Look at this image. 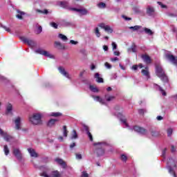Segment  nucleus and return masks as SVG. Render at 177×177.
<instances>
[{
	"label": "nucleus",
	"mask_w": 177,
	"mask_h": 177,
	"mask_svg": "<svg viewBox=\"0 0 177 177\" xmlns=\"http://www.w3.org/2000/svg\"><path fill=\"white\" fill-rule=\"evenodd\" d=\"M120 158L123 162H127V160H128V158L127 157V155L125 154H122L120 156Z\"/></svg>",
	"instance_id": "nucleus-41"
},
{
	"label": "nucleus",
	"mask_w": 177,
	"mask_h": 177,
	"mask_svg": "<svg viewBox=\"0 0 177 177\" xmlns=\"http://www.w3.org/2000/svg\"><path fill=\"white\" fill-rule=\"evenodd\" d=\"M54 46L57 49H64V46L60 41H55Z\"/></svg>",
	"instance_id": "nucleus-23"
},
{
	"label": "nucleus",
	"mask_w": 177,
	"mask_h": 177,
	"mask_svg": "<svg viewBox=\"0 0 177 177\" xmlns=\"http://www.w3.org/2000/svg\"><path fill=\"white\" fill-rule=\"evenodd\" d=\"M127 52L129 53H131V52H133V53H136V45L135 44H133L131 47L128 48Z\"/></svg>",
	"instance_id": "nucleus-25"
},
{
	"label": "nucleus",
	"mask_w": 177,
	"mask_h": 177,
	"mask_svg": "<svg viewBox=\"0 0 177 177\" xmlns=\"http://www.w3.org/2000/svg\"><path fill=\"white\" fill-rule=\"evenodd\" d=\"M40 176L43 177H62L60 173L58 171H52L50 175L48 174L46 171H43L40 174Z\"/></svg>",
	"instance_id": "nucleus-4"
},
{
	"label": "nucleus",
	"mask_w": 177,
	"mask_h": 177,
	"mask_svg": "<svg viewBox=\"0 0 177 177\" xmlns=\"http://www.w3.org/2000/svg\"><path fill=\"white\" fill-rule=\"evenodd\" d=\"M141 57L143 62H145V63H146L147 64H150V63H151V58H150V56H149L148 55H141Z\"/></svg>",
	"instance_id": "nucleus-17"
},
{
	"label": "nucleus",
	"mask_w": 177,
	"mask_h": 177,
	"mask_svg": "<svg viewBox=\"0 0 177 177\" xmlns=\"http://www.w3.org/2000/svg\"><path fill=\"white\" fill-rule=\"evenodd\" d=\"M120 121L122 122L124 125H125L126 127H128V123H127V119H120Z\"/></svg>",
	"instance_id": "nucleus-49"
},
{
	"label": "nucleus",
	"mask_w": 177,
	"mask_h": 177,
	"mask_svg": "<svg viewBox=\"0 0 177 177\" xmlns=\"http://www.w3.org/2000/svg\"><path fill=\"white\" fill-rule=\"evenodd\" d=\"M3 151L6 156H8L9 154L10 150H9V148L8 147V145H4Z\"/></svg>",
	"instance_id": "nucleus-35"
},
{
	"label": "nucleus",
	"mask_w": 177,
	"mask_h": 177,
	"mask_svg": "<svg viewBox=\"0 0 177 177\" xmlns=\"http://www.w3.org/2000/svg\"><path fill=\"white\" fill-rule=\"evenodd\" d=\"M36 12H37V13H41L43 15H48V13H49V11H48V10H37Z\"/></svg>",
	"instance_id": "nucleus-36"
},
{
	"label": "nucleus",
	"mask_w": 177,
	"mask_h": 177,
	"mask_svg": "<svg viewBox=\"0 0 177 177\" xmlns=\"http://www.w3.org/2000/svg\"><path fill=\"white\" fill-rule=\"evenodd\" d=\"M167 150H168L167 148H165L163 151H162V157H165V153H167Z\"/></svg>",
	"instance_id": "nucleus-58"
},
{
	"label": "nucleus",
	"mask_w": 177,
	"mask_h": 177,
	"mask_svg": "<svg viewBox=\"0 0 177 177\" xmlns=\"http://www.w3.org/2000/svg\"><path fill=\"white\" fill-rule=\"evenodd\" d=\"M42 113H34L31 117L29 118V121L32 125H42Z\"/></svg>",
	"instance_id": "nucleus-2"
},
{
	"label": "nucleus",
	"mask_w": 177,
	"mask_h": 177,
	"mask_svg": "<svg viewBox=\"0 0 177 177\" xmlns=\"http://www.w3.org/2000/svg\"><path fill=\"white\" fill-rule=\"evenodd\" d=\"M153 87L155 88V89H156V91H160V92H161L162 96H167V93L165 92V91H164V89H162V87L160 86L157 84H154Z\"/></svg>",
	"instance_id": "nucleus-18"
},
{
	"label": "nucleus",
	"mask_w": 177,
	"mask_h": 177,
	"mask_svg": "<svg viewBox=\"0 0 177 177\" xmlns=\"http://www.w3.org/2000/svg\"><path fill=\"white\" fill-rule=\"evenodd\" d=\"M70 44H71L72 45H77L78 44V41H75L74 40H71Z\"/></svg>",
	"instance_id": "nucleus-63"
},
{
	"label": "nucleus",
	"mask_w": 177,
	"mask_h": 177,
	"mask_svg": "<svg viewBox=\"0 0 177 177\" xmlns=\"http://www.w3.org/2000/svg\"><path fill=\"white\" fill-rule=\"evenodd\" d=\"M142 73L143 74V75H145L147 78H150V74L149 73V70L147 69V68H146V69H142Z\"/></svg>",
	"instance_id": "nucleus-28"
},
{
	"label": "nucleus",
	"mask_w": 177,
	"mask_h": 177,
	"mask_svg": "<svg viewBox=\"0 0 177 177\" xmlns=\"http://www.w3.org/2000/svg\"><path fill=\"white\" fill-rule=\"evenodd\" d=\"M89 89L91 92H94L95 93H97V92H99V89L96 86L92 85L89 86Z\"/></svg>",
	"instance_id": "nucleus-30"
},
{
	"label": "nucleus",
	"mask_w": 177,
	"mask_h": 177,
	"mask_svg": "<svg viewBox=\"0 0 177 177\" xmlns=\"http://www.w3.org/2000/svg\"><path fill=\"white\" fill-rule=\"evenodd\" d=\"M171 153H175L176 151V148L174 145H171Z\"/></svg>",
	"instance_id": "nucleus-62"
},
{
	"label": "nucleus",
	"mask_w": 177,
	"mask_h": 177,
	"mask_svg": "<svg viewBox=\"0 0 177 177\" xmlns=\"http://www.w3.org/2000/svg\"><path fill=\"white\" fill-rule=\"evenodd\" d=\"M83 128H84V131H86V133H88V132H89V127H88V126H86V124H83Z\"/></svg>",
	"instance_id": "nucleus-52"
},
{
	"label": "nucleus",
	"mask_w": 177,
	"mask_h": 177,
	"mask_svg": "<svg viewBox=\"0 0 177 177\" xmlns=\"http://www.w3.org/2000/svg\"><path fill=\"white\" fill-rule=\"evenodd\" d=\"M94 145L96 146L95 153H97V156H103V154H104V149L103 147H104L106 144L103 142H97Z\"/></svg>",
	"instance_id": "nucleus-3"
},
{
	"label": "nucleus",
	"mask_w": 177,
	"mask_h": 177,
	"mask_svg": "<svg viewBox=\"0 0 177 177\" xmlns=\"http://www.w3.org/2000/svg\"><path fill=\"white\" fill-rule=\"evenodd\" d=\"M51 117H62V114L60 112H52L50 113Z\"/></svg>",
	"instance_id": "nucleus-32"
},
{
	"label": "nucleus",
	"mask_w": 177,
	"mask_h": 177,
	"mask_svg": "<svg viewBox=\"0 0 177 177\" xmlns=\"http://www.w3.org/2000/svg\"><path fill=\"white\" fill-rule=\"evenodd\" d=\"M97 7L100 9H104V8H106V4L103 2H101L97 4Z\"/></svg>",
	"instance_id": "nucleus-42"
},
{
	"label": "nucleus",
	"mask_w": 177,
	"mask_h": 177,
	"mask_svg": "<svg viewBox=\"0 0 177 177\" xmlns=\"http://www.w3.org/2000/svg\"><path fill=\"white\" fill-rule=\"evenodd\" d=\"M156 74L157 77L160 78L162 82H168V77L165 75V72H164V69H162L161 65L156 66Z\"/></svg>",
	"instance_id": "nucleus-1"
},
{
	"label": "nucleus",
	"mask_w": 177,
	"mask_h": 177,
	"mask_svg": "<svg viewBox=\"0 0 177 177\" xmlns=\"http://www.w3.org/2000/svg\"><path fill=\"white\" fill-rule=\"evenodd\" d=\"M76 160H82V155L80 153H75Z\"/></svg>",
	"instance_id": "nucleus-47"
},
{
	"label": "nucleus",
	"mask_w": 177,
	"mask_h": 177,
	"mask_svg": "<svg viewBox=\"0 0 177 177\" xmlns=\"http://www.w3.org/2000/svg\"><path fill=\"white\" fill-rule=\"evenodd\" d=\"M143 31H145V34H147L148 35H153V34H154L151 30L147 28H144Z\"/></svg>",
	"instance_id": "nucleus-29"
},
{
	"label": "nucleus",
	"mask_w": 177,
	"mask_h": 177,
	"mask_svg": "<svg viewBox=\"0 0 177 177\" xmlns=\"http://www.w3.org/2000/svg\"><path fill=\"white\" fill-rule=\"evenodd\" d=\"M50 26H51V27H53V28H55V29H57V27H58L57 24L55 22H50Z\"/></svg>",
	"instance_id": "nucleus-45"
},
{
	"label": "nucleus",
	"mask_w": 177,
	"mask_h": 177,
	"mask_svg": "<svg viewBox=\"0 0 177 177\" xmlns=\"http://www.w3.org/2000/svg\"><path fill=\"white\" fill-rule=\"evenodd\" d=\"M17 12L18 14L16 15V17L17 19H19V20H23V16H24V15H26V13L23 11H20V10H17Z\"/></svg>",
	"instance_id": "nucleus-22"
},
{
	"label": "nucleus",
	"mask_w": 177,
	"mask_h": 177,
	"mask_svg": "<svg viewBox=\"0 0 177 177\" xmlns=\"http://www.w3.org/2000/svg\"><path fill=\"white\" fill-rule=\"evenodd\" d=\"M71 139L72 140H74V139H78V134H77V131L75 130H73L72 136L71 137Z\"/></svg>",
	"instance_id": "nucleus-31"
},
{
	"label": "nucleus",
	"mask_w": 177,
	"mask_h": 177,
	"mask_svg": "<svg viewBox=\"0 0 177 177\" xmlns=\"http://www.w3.org/2000/svg\"><path fill=\"white\" fill-rule=\"evenodd\" d=\"M113 55H114V56H120V55H121V53H120V51L114 50Z\"/></svg>",
	"instance_id": "nucleus-51"
},
{
	"label": "nucleus",
	"mask_w": 177,
	"mask_h": 177,
	"mask_svg": "<svg viewBox=\"0 0 177 177\" xmlns=\"http://www.w3.org/2000/svg\"><path fill=\"white\" fill-rule=\"evenodd\" d=\"M75 146H76L75 142H73L72 144H71V145H70L71 150H73V149H74V147H75Z\"/></svg>",
	"instance_id": "nucleus-59"
},
{
	"label": "nucleus",
	"mask_w": 177,
	"mask_h": 177,
	"mask_svg": "<svg viewBox=\"0 0 177 177\" xmlns=\"http://www.w3.org/2000/svg\"><path fill=\"white\" fill-rule=\"evenodd\" d=\"M93 98L94 99V100H95V102H99V103H100L101 104H106V100L100 97V96L93 95Z\"/></svg>",
	"instance_id": "nucleus-19"
},
{
	"label": "nucleus",
	"mask_w": 177,
	"mask_h": 177,
	"mask_svg": "<svg viewBox=\"0 0 177 177\" xmlns=\"http://www.w3.org/2000/svg\"><path fill=\"white\" fill-rule=\"evenodd\" d=\"M60 6H62V8H67L68 6V3L67 1H61Z\"/></svg>",
	"instance_id": "nucleus-39"
},
{
	"label": "nucleus",
	"mask_w": 177,
	"mask_h": 177,
	"mask_svg": "<svg viewBox=\"0 0 177 177\" xmlns=\"http://www.w3.org/2000/svg\"><path fill=\"white\" fill-rule=\"evenodd\" d=\"M172 132H173L172 129H169L167 130V136H171V135H172Z\"/></svg>",
	"instance_id": "nucleus-54"
},
{
	"label": "nucleus",
	"mask_w": 177,
	"mask_h": 177,
	"mask_svg": "<svg viewBox=\"0 0 177 177\" xmlns=\"http://www.w3.org/2000/svg\"><path fill=\"white\" fill-rule=\"evenodd\" d=\"M35 53H39V55H42L43 56H45L46 57H49L50 59H53V55H50L49 52L46 50H44L43 49H41V48L35 50Z\"/></svg>",
	"instance_id": "nucleus-9"
},
{
	"label": "nucleus",
	"mask_w": 177,
	"mask_h": 177,
	"mask_svg": "<svg viewBox=\"0 0 177 177\" xmlns=\"http://www.w3.org/2000/svg\"><path fill=\"white\" fill-rule=\"evenodd\" d=\"M63 129H64L63 136H65V138H67V135L68 133V131H67V127L64 126Z\"/></svg>",
	"instance_id": "nucleus-37"
},
{
	"label": "nucleus",
	"mask_w": 177,
	"mask_h": 177,
	"mask_svg": "<svg viewBox=\"0 0 177 177\" xmlns=\"http://www.w3.org/2000/svg\"><path fill=\"white\" fill-rule=\"evenodd\" d=\"M165 57L169 62H171V63H173V64H175L177 67V57L174 56L170 53H167L165 54Z\"/></svg>",
	"instance_id": "nucleus-6"
},
{
	"label": "nucleus",
	"mask_w": 177,
	"mask_h": 177,
	"mask_svg": "<svg viewBox=\"0 0 177 177\" xmlns=\"http://www.w3.org/2000/svg\"><path fill=\"white\" fill-rule=\"evenodd\" d=\"M42 32V26H38L36 34H41Z\"/></svg>",
	"instance_id": "nucleus-44"
},
{
	"label": "nucleus",
	"mask_w": 177,
	"mask_h": 177,
	"mask_svg": "<svg viewBox=\"0 0 177 177\" xmlns=\"http://www.w3.org/2000/svg\"><path fill=\"white\" fill-rule=\"evenodd\" d=\"M58 38H59V39H62V41H64V42H66V41L68 40V38H67L66 35H64L62 33H59L58 35Z\"/></svg>",
	"instance_id": "nucleus-27"
},
{
	"label": "nucleus",
	"mask_w": 177,
	"mask_h": 177,
	"mask_svg": "<svg viewBox=\"0 0 177 177\" xmlns=\"http://www.w3.org/2000/svg\"><path fill=\"white\" fill-rule=\"evenodd\" d=\"M55 161L57 162V164H58V165H61L62 168H67V164L66 162H64V160H63V159L60 158H56Z\"/></svg>",
	"instance_id": "nucleus-15"
},
{
	"label": "nucleus",
	"mask_w": 177,
	"mask_h": 177,
	"mask_svg": "<svg viewBox=\"0 0 177 177\" xmlns=\"http://www.w3.org/2000/svg\"><path fill=\"white\" fill-rule=\"evenodd\" d=\"M12 153L17 160H21L23 156L21 154V151H20V149H19L18 148H15L13 149Z\"/></svg>",
	"instance_id": "nucleus-14"
},
{
	"label": "nucleus",
	"mask_w": 177,
	"mask_h": 177,
	"mask_svg": "<svg viewBox=\"0 0 177 177\" xmlns=\"http://www.w3.org/2000/svg\"><path fill=\"white\" fill-rule=\"evenodd\" d=\"M28 151L29 154H30V157H35V158H37V157H38V153H37V152L35 151V149L28 148Z\"/></svg>",
	"instance_id": "nucleus-20"
},
{
	"label": "nucleus",
	"mask_w": 177,
	"mask_h": 177,
	"mask_svg": "<svg viewBox=\"0 0 177 177\" xmlns=\"http://www.w3.org/2000/svg\"><path fill=\"white\" fill-rule=\"evenodd\" d=\"M59 120L57 119H50L48 123H47V127H49V128H52V127H55V124L56 122H57Z\"/></svg>",
	"instance_id": "nucleus-21"
},
{
	"label": "nucleus",
	"mask_w": 177,
	"mask_h": 177,
	"mask_svg": "<svg viewBox=\"0 0 177 177\" xmlns=\"http://www.w3.org/2000/svg\"><path fill=\"white\" fill-rule=\"evenodd\" d=\"M20 39L21 41H22V42H24V44H28V45L30 46V48H35V46H37V43H35L34 40H31L25 37H20Z\"/></svg>",
	"instance_id": "nucleus-5"
},
{
	"label": "nucleus",
	"mask_w": 177,
	"mask_h": 177,
	"mask_svg": "<svg viewBox=\"0 0 177 177\" xmlns=\"http://www.w3.org/2000/svg\"><path fill=\"white\" fill-rule=\"evenodd\" d=\"M71 10H73L74 12H77V13H80V16H86V15H88V13H89L88 10L84 8H73Z\"/></svg>",
	"instance_id": "nucleus-8"
},
{
	"label": "nucleus",
	"mask_w": 177,
	"mask_h": 177,
	"mask_svg": "<svg viewBox=\"0 0 177 177\" xmlns=\"http://www.w3.org/2000/svg\"><path fill=\"white\" fill-rule=\"evenodd\" d=\"M105 97V100H106V102H111V100H114L115 97L113 95H110L109 94H106L104 95Z\"/></svg>",
	"instance_id": "nucleus-26"
},
{
	"label": "nucleus",
	"mask_w": 177,
	"mask_h": 177,
	"mask_svg": "<svg viewBox=\"0 0 177 177\" xmlns=\"http://www.w3.org/2000/svg\"><path fill=\"white\" fill-rule=\"evenodd\" d=\"M95 78L96 79V81L100 84V83H103L104 81H103V78L100 77V75L97 73H96L95 74Z\"/></svg>",
	"instance_id": "nucleus-24"
},
{
	"label": "nucleus",
	"mask_w": 177,
	"mask_h": 177,
	"mask_svg": "<svg viewBox=\"0 0 177 177\" xmlns=\"http://www.w3.org/2000/svg\"><path fill=\"white\" fill-rule=\"evenodd\" d=\"M129 30H133V31H138L140 28H142L141 26H135L129 27Z\"/></svg>",
	"instance_id": "nucleus-33"
},
{
	"label": "nucleus",
	"mask_w": 177,
	"mask_h": 177,
	"mask_svg": "<svg viewBox=\"0 0 177 177\" xmlns=\"http://www.w3.org/2000/svg\"><path fill=\"white\" fill-rule=\"evenodd\" d=\"M122 19H124V20H127V21L131 20V18H129V17H127L125 15H122Z\"/></svg>",
	"instance_id": "nucleus-57"
},
{
	"label": "nucleus",
	"mask_w": 177,
	"mask_h": 177,
	"mask_svg": "<svg viewBox=\"0 0 177 177\" xmlns=\"http://www.w3.org/2000/svg\"><path fill=\"white\" fill-rule=\"evenodd\" d=\"M14 122L15 124V129H17V131L21 129V128L20 127V124L21 122V118L20 117L16 118L15 120H14Z\"/></svg>",
	"instance_id": "nucleus-16"
},
{
	"label": "nucleus",
	"mask_w": 177,
	"mask_h": 177,
	"mask_svg": "<svg viewBox=\"0 0 177 177\" xmlns=\"http://www.w3.org/2000/svg\"><path fill=\"white\" fill-rule=\"evenodd\" d=\"M88 138H89V140H91V142H93V137L92 136V134L91 133V132L88 131V133H86Z\"/></svg>",
	"instance_id": "nucleus-48"
},
{
	"label": "nucleus",
	"mask_w": 177,
	"mask_h": 177,
	"mask_svg": "<svg viewBox=\"0 0 177 177\" xmlns=\"http://www.w3.org/2000/svg\"><path fill=\"white\" fill-rule=\"evenodd\" d=\"M0 135H1L4 140H6V142H10L13 139V137L12 136L8 135V133L3 131L2 129L0 128Z\"/></svg>",
	"instance_id": "nucleus-11"
},
{
	"label": "nucleus",
	"mask_w": 177,
	"mask_h": 177,
	"mask_svg": "<svg viewBox=\"0 0 177 177\" xmlns=\"http://www.w3.org/2000/svg\"><path fill=\"white\" fill-rule=\"evenodd\" d=\"M105 67L106 68H109V69H110V68H111V64H110L109 62H106L105 63Z\"/></svg>",
	"instance_id": "nucleus-55"
},
{
	"label": "nucleus",
	"mask_w": 177,
	"mask_h": 177,
	"mask_svg": "<svg viewBox=\"0 0 177 177\" xmlns=\"http://www.w3.org/2000/svg\"><path fill=\"white\" fill-rule=\"evenodd\" d=\"M81 177H89V174L88 173H86V171H83L82 173Z\"/></svg>",
	"instance_id": "nucleus-50"
},
{
	"label": "nucleus",
	"mask_w": 177,
	"mask_h": 177,
	"mask_svg": "<svg viewBox=\"0 0 177 177\" xmlns=\"http://www.w3.org/2000/svg\"><path fill=\"white\" fill-rule=\"evenodd\" d=\"M133 130L135 131V132H138V133H140V135H147V130H146L143 127L136 126L133 127Z\"/></svg>",
	"instance_id": "nucleus-13"
},
{
	"label": "nucleus",
	"mask_w": 177,
	"mask_h": 177,
	"mask_svg": "<svg viewBox=\"0 0 177 177\" xmlns=\"http://www.w3.org/2000/svg\"><path fill=\"white\" fill-rule=\"evenodd\" d=\"M158 5H160L161 6V8H167V6L162 4V3L158 1Z\"/></svg>",
	"instance_id": "nucleus-61"
},
{
	"label": "nucleus",
	"mask_w": 177,
	"mask_h": 177,
	"mask_svg": "<svg viewBox=\"0 0 177 177\" xmlns=\"http://www.w3.org/2000/svg\"><path fill=\"white\" fill-rule=\"evenodd\" d=\"M0 27H1V28H3L6 31H7V32H11L10 28H8V27L3 26V24H0Z\"/></svg>",
	"instance_id": "nucleus-43"
},
{
	"label": "nucleus",
	"mask_w": 177,
	"mask_h": 177,
	"mask_svg": "<svg viewBox=\"0 0 177 177\" xmlns=\"http://www.w3.org/2000/svg\"><path fill=\"white\" fill-rule=\"evenodd\" d=\"M151 135L152 136H157V131H153V130H151Z\"/></svg>",
	"instance_id": "nucleus-56"
},
{
	"label": "nucleus",
	"mask_w": 177,
	"mask_h": 177,
	"mask_svg": "<svg viewBox=\"0 0 177 177\" xmlns=\"http://www.w3.org/2000/svg\"><path fill=\"white\" fill-rule=\"evenodd\" d=\"M145 113H146V109H138L139 114L143 115Z\"/></svg>",
	"instance_id": "nucleus-53"
},
{
	"label": "nucleus",
	"mask_w": 177,
	"mask_h": 177,
	"mask_svg": "<svg viewBox=\"0 0 177 177\" xmlns=\"http://www.w3.org/2000/svg\"><path fill=\"white\" fill-rule=\"evenodd\" d=\"M167 169L171 175H173L174 177H176V174H175V171H174V169H172L171 166H168Z\"/></svg>",
	"instance_id": "nucleus-34"
},
{
	"label": "nucleus",
	"mask_w": 177,
	"mask_h": 177,
	"mask_svg": "<svg viewBox=\"0 0 177 177\" xmlns=\"http://www.w3.org/2000/svg\"><path fill=\"white\" fill-rule=\"evenodd\" d=\"M131 68L132 70H134V71L138 70V65H133Z\"/></svg>",
	"instance_id": "nucleus-64"
},
{
	"label": "nucleus",
	"mask_w": 177,
	"mask_h": 177,
	"mask_svg": "<svg viewBox=\"0 0 177 177\" xmlns=\"http://www.w3.org/2000/svg\"><path fill=\"white\" fill-rule=\"evenodd\" d=\"M98 27H100V28H103L104 31H106V32H109V34H113V29L109 25H106L102 23L98 24Z\"/></svg>",
	"instance_id": "nucleus-12"
},
{
	"label": "nucleus",
	"mask_w": 177,
	"mask_h": 177,
	"mask_svg": "<svg viewBox=\"0 0 177 177\" xmlns=\"http://www.w3.org/2000/svg\"><path fill=\"white\" fill-rule=\"evenodd\" d=\"M117 49V44L115 42H112V50H116Z\"/></svg>",
	"instance_id": "nucleus-46"
},
{
	"label": "nucleus",
	"mask_w": 177,
	"mask_h": 177,
	"mask_svg": "<svg viewBox=\"0 0 177 177\" xmlns=\"http://www.w3.org/2000/svg\"><path fill=\"white\" fill-rule=\"evenodd\" d=\"M118 60H119V59L117 57L111 58V62H118Z\"/></svg>",
	"instance_id": "nucleus-60"
},
{
	"label": "nucleus",
	"mask_w": 177,
	"mask_h": 177,
	"mask_svg": "<svg viewBox=\"0 0 177 177\" xmlns=\"http://www.w3.org/2000/svg\"><path fill=\"white\" fill-rule=\"evenodd\" d=\"M13 107L10 104H8L6 107V111L7 113H11Z\"/></svg>",
	"instance_id": "nucleus-38"
},
{
	"label": "nucleus",
	"mask_w": 177,
	"mask_h": 177,
	"mask_svg": "<svg viewBox=\"0 0 177 177\" xmlns=\"http://www.w3.org/2000/svg\"><path fill=\"white\" fill-rule=\"evenodd\" d=\"M146 13L147 16H150L151 17H154L156 16V8L151 6H147Z\"/></svg>",
	"instance_id": "nucleus-7"
},
{
	"label": "nucleus",
	"mask_w": 177,
	"mask_h": 177,
	"mask_svg": "<svg viewBox=\"0 0 177 177\" xmlns=\"http://www.w3.org/2000/svg\"><path fill=\"white\" fill-rule=\"evenodd\" d=\"M58 71L60 73V74H62V75L66 77V78H68V80H71V76H70L68 72H67L64 67L59 66L58 68Z\"/></svg>",
	"instance_id": "nucleus-10"
},
{
	"label": "nucleus",
	"mask_w": 177,
	"mask_h": 177,
	"mask_svg": "<svg viewBox=\"0 0 177 177\" xmlns=\"http://www.w3.org/2000/svg\"><path fill=\"white\" fill-rule=\"evenodd\" d=\"M95 34L97 38H100V32L99 31V28H95Z\"/></svg>",
	"instance_id": "nucleus-40"
}]
</instances>
